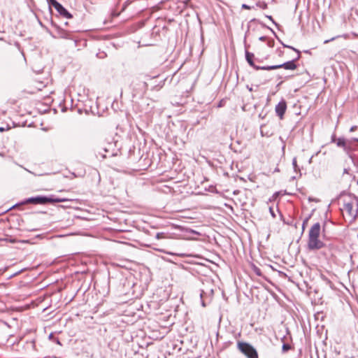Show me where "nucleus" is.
I'll use <instances>...</instances> for the list:
<instances>
[{
    "label": "nucleus",
    "mask_w": 358,
    "mask_h": 358,
    "mask_svg": "<svg viewBox=\"0 0 358 358\" xmlns=\"http://www.w3.org/2000/svg\"><path fill=\"white\" fill-rule=\"evenodd\" d=\"M157 238L161 239V238H166L167 237L165 236L164 233H158L156 236Z\"/></svg>",
    "instance_id": "11"
},
{
    "label": "nucleus",
    "mask_w": 358,
    "mask_h": 358,
    "mask_svg": "<svg viewBox=\"0 0 358 358\" xmlns=\"http://www.w3.org/2000/svg\"><path fill=\"white\" fill-rule=\"evenodd\" d=\"M333 141L335 142L338 147L346 148V141L343 138H334Z\"/></svg>",
    "instance_id": "9"
},
{
    "label": "nucleus",
    "mask_w": 358,
    "mask_h": 358,
    "mask_svg": "<svg viewBox=\"0 0 358 358\" xmlns=\"http://www.w3.org/2000/svg\"><path fill=\"white\" fill-rule=\"evenodd\" d=\"M357 185H358V180H357Z\"/></svg>",
    "instance_id": "23"
},
{
    "label": "nucleus",
    "mask_w": 358,
    "mask_h": 358,
    "mask_svg": "<svg viewBox=\"0 0 358 358\" xmlns=\"http://www.w3.org/2000/svg\"><path fill=\"white\" fill-rule=\"evenodd\" d=\"M241 7L243 9H246V10L251 9V7L250 6H248L247 4H243Z\"/></svg>",
    "instance_id": "12"
},
{
    "label": "nucleus",
    "mask_w": 358,
    "mask_h": 358,
    "mask_svg": "<svg viewBox=\"0 0 358 358\" xmlns=\"http://www.w3.org/2000/svg\"><path fill=\"white\" fill-rule=\"evenodd\" d=\"M283 68L286 70H295L297 68L296 64H295L294 60L289 61L287 62H285L278 65H274V66H262L261 68L262 70H274L277 69H281Z\"/></svg>",
    "instance_id": "5"
},
{
    "label": "nucleus",
    "mask_w": 358,
    "mask_h": 358,
    "mask_svg": "<svg viewBox=\"0 0 358 358\" xmlns=\"http://www.w3.org/2000/svg\"><path fill=\"white\" fill-rule=\"evenodd\" d=\"M245 57H246L247 62L249 63V64H250L251 66L254 67L255 69H257V70H258V69H261L262 67L256 66L255 65L254 62H253V59H254V57H255L254 54L250 53V52H246V53H245Z\"/></svg>",
    "instance_id": "8"
},
{
    "label": "nucleus",
    "mask_w": 358,
    "mask_h": 358,
    "mask_svg": "<svg viewBox=\"0 0 358 358\" xmlns=\"http://www.w3.org/2000/svg\"><path fill=\"white\" fill-rule=\"evenodd\" d=\"M287 110V103L285 101L279 102L275 108V113L280 120L284 118V115Z\"/></svg>",
    "instance_id": "7"
},
{
    "label": "nucleus",
    "mask_w": 358,
    "mask_h": 358,
    "mask_svg": "<svg viewBox=\"0 0 358 358\" xmlns=\"http://www.w3.org/2000/svg\"><path fill=\"white\" fill-rule=\"evenodd\" d=\"M268 45L269 47H273L274 45V41H268Z\"/></svg>",
    "instance_id": "15"
},
{
    "label": "nucleus",
    "mask_w": 358,
    "mask_h": 358,
    "mask_svg": "<svg viewBox=\"0 0 358 358\" xmlns=\"http://www.w3.org/2000/svg\"><path fill=\"white\" fill-rule=\"evenodd\" d=\"M84 111H85V115L87 116L88 115V111L87 110H85V109L84 110Z\"/></svg>",
    "instance_id": "19"
},
{
    "label": "nucleus",
    "mask_w": 358,
    "mask_h": 358,
    "mask_svg": "<svg viewBox=\"0 0 358 358\" xmlns=\"http://www.w3.org/2000/svg\"><path fill=\"white\" fill-rule=\"evenodd\" d=\"M255 271L256 273H257L258 275H261V272H260L259 268H256Z\"/></svg>",
    "instance_id": "16"
},
{
    "label": "nucleus",
    "mask_w": 358,
    "mask_h": 358,
    "mask_svg": "<svg viewBox=\"0 0 358 358\" xmlns=\"http://www.w3.org/2000/svg\"><path fill=\"white\" fill-rule=\"evenodd\" d=\"M285 47H287V45H285ZM287 48H291V49H292V50H296V49H295L294 48L289 47V46H287Z\"/></svg>",
    "instance_id": "20"
},
{
    "label": "nucleus",
    "mask_w": 358,
    "mask_h": 358,
    "mask_svg": "<svg viewBox=\"0 0 358 358\" xmlns=\"http://www.w3.org/2000/svg\"><path fill=\"white\" fill-rule=\"evenodd\" d=\"M78 113L82 114V113H83V109H81V108H78Z\"/></svg>",
    "instance_id": "18"
},
{
    "label": "nucleus",
    "mask_w": 358,
    "mask_h": 358,
    "mask_svg": "<svg viewBox=\"0 0 358 358\" xmlns=\"http://www.w3.org/2000/svg\"><path fill=\"white\" fill-rule=\"evenodd\" d=\"M321 226L319 222L314 224L309 229L308 248L310 250H320L324 247L320 239Z\"/></svg>",
    "instance_id": "1"
},
{
    "label": "nucleus",
    "mask_w": 358,
    "mask_h": 358,
    "mask_svg": "<svg viewBox=\"0 0 358 358\" xmlns=\"http://www.w3.org/2000/svg\"><path fill=\"white\" fill-rule=\"evenodd\" d=\"M64 201L65 199H64L55 198L53 196H38L36 197L28 198L21 203L45 204L48 203H59Z\"/></svg>",
    "instance_id": "2"
},
{
    "label": "nucleus",
    "mask_w": 358,
    "mask_h": 358,
    "mask_svg": "<svg viewBox=\"0 0 358 358\" xmlns=\"http://www.w3.org/2000/svg\"><path fill=\"white\" fill-rule=\"evenodd\" d=\"M277 52H278V55H279L280 57L283 56V55H284V51H283L282 50H281V49H278V50H277Z\"/></svg>",
    "instance_id": "13"
},
{
    "label": "nucleus",
    "mask_w": 358,
    "mask_h": 358,
    "mask_svg": "<svg viewBox=\"0 0 358 358\" xmlns=\"http://www.w3.org/2000/svg\"><path fill=\"white\" fill-rule=\"evenodd\" d=\"M341 210L350 220L354 221L358 216V210L354 208L353 203L351 202L345 203Z\"/></svg>",
    "instance_id": "4"
},
{
    "label": "nucleus",
    "mask_w": 358,
    "mask_h": 358,
    "mask_svg": "<svg viewBox=\"0 0 358 358\" xmlns=\"http://www.w3.org/2000/svg\"><path fill=\"white\" fill-rule=\"evenodd\" d=\"M50 6H53L57 12L66 18H71V15L56 0H47Z\"/></svg>",
    "instance_id": "6"
},
{
    "label": "nucleus",
    "mask_w": 358,
    "mask_h": 358,
    "mask_svg": "<svg viewBox=\"0 0 358 358\" xmlns=\"http://www.w3.org/2000/svg\"><path fill=\"white\" fill-rule=\"evenodd\" d=\"M237 348L248 358H258L257 350L248 343L238 341L237 343Z\"/></svg>",
    "instance_id": "3"
},
{
    "label": "nucleus",
    "mask_w": 358,
    "mask_h": 358,
    "mask_svg": "<svg viewBox=\"0 0 358 358\" xmlns=\"http://www.w3.org/2000/svg\"><path fill=\"white\" fill-rule=\"evenodd\" d=\"M357 129V126H355H355H352V127L350 128V131L351 132H352V131H356Z\"/></svg>",
    "instance_id": "14"
},
{
    "label": "nucleus",
    "mask_w": 358,
    "mask_h": 358,
    "mask_svg": "<svg viewBox=\"0 0 358 358\" xmlns=\"http://www.w3.org/2000/svg\"><path fill=\"white\" fill-rule=\"evenodd\" d=\"M3 130H4V129H3V128L0 127V131H3Z\"/></svg>",
    "instance_id": "22"
},
{
    "label": "nucleus",
    "mask_w": 358,
    "mask_h": 358,
    "mask_svg": "<svg viewBox=\"0 0 358 358\" xmlns=\"http://www.w3.org/2000/svg\"><path fill=\"white\" fill-rule=\"evenodd\" d=\"M300 57V52L298 51V56H297V59L299 58Z\"/></svg>",
    "instance_id": "21"
},
{
    "label": "nucleus",
    "mask_w": 358,
    "mask_h": 358,
    "mask_svg": "<svg viewBox=\"0 0 358 358\" xmlns=\"http://www.w3.org/2000/svg\"><path fill=\"white\" fill-rule=\"evenodd\" d=\"M269 210H270V212H271V213L272 214V215H273V217H275V215H274V213H273V209H272L271 208H269Z\"/></svg>",
    "instance_id": "17"
},
{
    "label": "nucleus",
    "mask_w": 358,
    "mask_h": 358,
    "mask_svg": "<svg viewBox=\"0 0 358 358\" xmlns=\"http://www.w3.org/2000/svg\"><path fill=\"white\" fill-rule=\"evenodd\" d=\"M290 349H291V345L289 344H287V343L283 344V345H282L283 352H286L288 350H289Z\"/></svg>",
    "instance_id": "10"
}]
</instances>
